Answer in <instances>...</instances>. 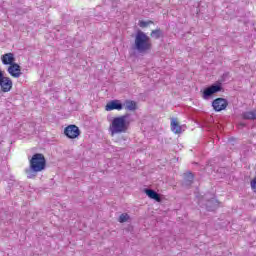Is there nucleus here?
<instances>
[{"label": "nucleus", "mask_w": 256, "mask_h": 256, "mask_svg": "<svg viewBox=\"0 0 256 256\" xmlns=\"http://www.w3.org/2000/svg\"><path fill=\"white\" fill-rule=\"evenodd\" d=\"M47 169V160L42 153H36L29 160V168L25 170L28 179H35L38 173Z\"/></svg>", "instance_id": "obj_1"}, {"label": "nucleus", "mask_w": 256, "mask_h": 256, "mask_svg": "<svg viewBox=\"0 0 256 256\" xmlns=\"http://www.w3.org/2000/svg\"><path fill=\"white\" fill-rule=\"evenodd\" d=\"M134 49H136L138 53H147V51H151V49H153L151 38H149L145 32L139 30L135 36Z\"/></svg>", "instance_id": "obj_2"}, {"label": "nucleus", "mask_w": 256, "mask_h": 256, "mask_svg": "<svg viewBox=\"0 0 256 256\" xmlns=\"http://www.w3.org/2000/svg\"><path fill=\"white\" fill-rule=\"evenodd\" d=\"M127 117V115H123L113 118L109 126V132L112 137L113 135L127 133V131L129 130V122H127Z\"/></svg>", "instance_id": "obj_3"}, {"label": "nucleus", "mask_w": 256, "mask_h": 256, "mask_svg": "<svg viewBox=\"0 0 256 256\" xmlns=\"http://www.w3.org/2000/svg\"><path fill=\"white\" fill-rule=\"evenodd\" d=\"M223 87L221 86V84H213L210 87L204 89L203 91V99L205 100H209L211 99V97H213V95H215V93H219V91H222Z\"/></svg>", "instance_id": "obj_4"}, {"label": "nucleus", "mask_w": 256, "mask_h": 256, "mask_svg": "<svg viewBox=\"0 0 256 256\" xmlns=\"http://www.w3.org/2000/svg\"><path fill=\"white\" fill-rule=\"evenodd\" d=\"M64 135L68 137V139H77L81 135V130L76 125H69L64 129Z\"/></svg>", "instance_id": "obj_5"}, {"label": "nucleus", "mask_w": 256, "mask_h": 256, "mask_svg": "<svg viewBox=\"0 0 256 256\" xmlns=\"http://www.w3.org/2000/svg\"><path fill=\"white\" fill-rule=\"evenodd\" d=\"M227 105H229V102L225 98H217L212 102V107L214 111H225L227 109Z\"/></svg>", "instance_id": "obj_6"}, {"label": "nucleus", "mask_w": 256, "mask_h": 256, "mask_svg": "<svg viewBox=\"0 0 256 256\" xmlns=\"http://www.w3.org/2000/svg\"><path fill=\"white\" fill-rule=\"evenodd\" d=\"M11 89H13V80L7 76H4V79L0 82V90L2 93H9Z\"/></svg>", "instance_id": "obj_7"}, {"label": "nucleus", "mask_w": 256, "mask_h": 256, "mask_svg": "<svg viewBox=\"0 0 256 256\" xmlns=\"http://www.w3.org/2000/svg\"><path fill=\"white\" fill-rule=\"evenodd\" d=\"M7 71L9 75H11V77H14L15 79H19V77L23 75V73L21 72V66L17 63L10 65Z\"/></svg>", "instance_id": "obj_8"}, {"label": "nucleus", "mask_w": 256, "mask_h": 256, "mask_svg": "<svg viewBox=\"0 0 256 256\" xmlns=\"http://www.w3.org/2000/svg\"><path fill=\"white\" fill-rule=\"evenodd\" d=\"M105 109L106 111H113L115 109L117 111H121V109H123V104H121L119 100H112L109 103H107Z\"/></svg>", "instance_id": "obj_9"}, {"label": "nucleus", "mask_w": 256, "mask_h": 256, "mask_svg": "<svg viewBox=\"0 0 256 256\" xmlns=\"http://www.w3.org/2000/svg\"><path fill=\"white\" fill-rule=\"evenodd\" d=\"M1 61H2L3 65H10V66L14 65V63H15V54L6 53V54L2 55Z\"/></svg>", "instance_id": "obj_10"}, {"label": "nucleus", "mask_w": 256, "mask_h": 256, "mask_svg": "<svg viewBox=\"0 0 256 256\" xmlns=\"http://www.w3.org/2000/svg\"><path fill=\"white\" fill-rule=\"evenodd\" d=\"M171 131H173L176 135H179L182 133L181 125H179V122H177V118L171 119Z\"/></svg>", "instance_id": "obj_11"}, {"label": "nucleus", "mask_w": 256, "mask_h": 256, "mask_svg": "<svg viewBox=\"0 0 256 256\" xmlns=\"http://www.w3.org/2000/svg\"><path fill=\"white\" fill-rule=\"evenodd\" d=\"M193 179H195V176L193 175V173L191 172L185 173L184 182H183L184 187H191V185H193Z\"/></svg>", "instance_id": "obj_12"}, {"label": "nucleus", "mask_w": 256, "mask_h": 256, "mask_svg": "<svg viewBox=\"0 0 256 256\" xmlns=\"http://www.w3.org/2000/svg\"><path fill=\"white\" fill-rule=\"evenodd\" d=\"M205 207L207 211H215V208L219 207V202L217 201V199L212 198L206 202Z\"/></svg>", "instance_id": "obj_13"}, {"label": "nucleus", "mask_w": 256, "mask_h": 256, "mask_svg": "<svg viewBox=\"0 0 256 256\" xmlns=\"http://www.w3.org/2000/svg\"><path fill=\"white\" fill-rule=\"evenodd\" d=\"M144 192L150 199H154L155 201H161V196L159 193L155 192L153 189H145Z\"/></svg>", "instance_id": "obj_14"}, {"label": "nucleus", "mask_w": 256, "mask_h": 256, "mask_svg": "<svg viewBox=\"0 0 256 256\" xmlns=\"http://www.w3.org/2000/svg\"><path fill=\"white\" fill-rule=\"evenodd\" d=\"M124 107L126 111H136L137 110V102L133 100H126Z\"/></svg>", "instance_id": "obj_15"}, {"label": "nucleus", "mask_w": 256, "mask_h": 256, "mask_svg": "<svg viewBox=\"0 0 256 256\" xmlns=\"http://www.w3.org/2000/svg\"><path fill=\"white\" fill-rule=\"evenodd\" d=\"M162 36L163 32L161 31V29L152 30V32L150 33V37H153L154 39H161Z\"/></svg>", "instance_id": "obj_16"}, {"label": "nucleus", "mask_w": 256, "mask_h": 256, "mask_svg": "<svg viewBox=\"0 0 256 256\" xmlns=\"http://www.w3.org/2000/svg\"><path fill=\"white\" fill-rule=\"evenodd\" d=\"M242 116H243V119H256V114L253 111L244 112Z\"/></svg>", "instance_id": "obj_17"}, {"label": "nucleus", "mask_w": 256, "mask_h": 256, "mask_svg": "<svg viewBox=\"0 0 256 256\" xmlns=\"http://www.w3.org/2000/svg\"><path fill=\"white\" fill-rule=\"evenodd\" d=\"M129 219H130L129 214L123 213L119 216L118 221H119V223H127V221H129Z\"/></svg>", "instance_id": "obj_18"}, {"label": "nucleus", "mask_w": 256, "mask_h": 256, "mask_svg": "<svg viewBox=\"0 0 256 256\" xmlns=\"http://www.w3.org/2000/svg\"><path fill=\"white\" fill-rule=\"evenodd\" d=\"M251 187H252L254 193H256V176L251 181Z\"/></svg>", "instance_id": "obj_19"}, {"label": "nucleus", "mask_w": 256, "mask_h": 256, "mask_svg": "<svg viewBox=\"0 0 256 256\" xmlns=\"http://www.w3.org/2000/svg\"><path fill=\"white\" fill-rule=\"evenodd\" d=\"M139 25L140 27H149V23H147V21H140Z\"/></svg>", "instance_id": "obj_20"}, {"label": "nucleus", "mask_w": 256, "mask_h": 256, "mask_svg": "<svg viewBox=\"0 0 256 256\" xmlns=\"http://www.w3.org/2000/svg\"><path fill=\"white\" fill-rule=\"evenodd\" d=\"M5 78V74L3 73V70L0 69V82Z\"/></svg>", "instance_id": "obj_21"}, {"label": "nucleus", "mask_w": 256, "mask_h": 256, "mask_svg": "<svg viewBox=\"0 0 256 256\" xmlns=\"http://www.w3.org/2000/svg\"><path fill=\"white\" fill-rule=\"evenodd\" d=\"M148 25H153V21L149 20L147 21Z\"/></svg>", "instance_id": "obj_22"}]
</instances>
